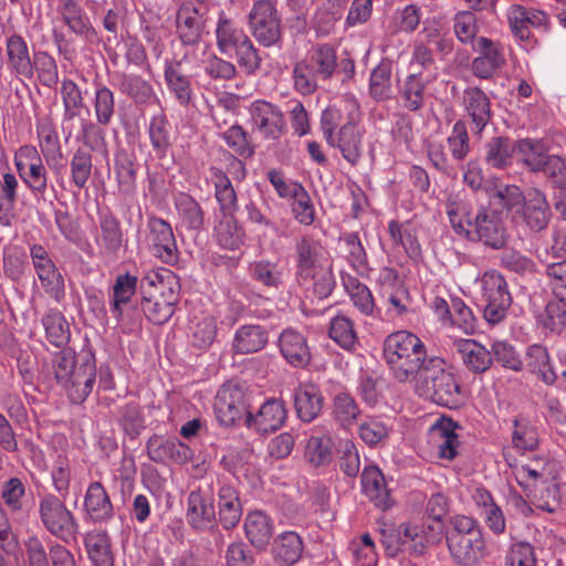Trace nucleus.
Segmentation results:
<instances>
[{"mask_svg":"<svg viewBox=\"0 0 566 566\" xmlns=\"http://www.w3.org/2000/svg\"><path fill=\"white\" fill-rule=\"evenodd\" d=\"M447 214L454 231L470 241L493 250H501L507 244L510 235L502 212L492 206L479 207L471 217L464 202L450 200Z\"/></svg>","mask_w":566,"mask_h":566,"instance_id":"f257e3e1","label":"nucleus"},{"mask_svg":"<svg viewBox=\"0 0 566 566\" xmlns=\"http://www.w3.org/2000/svg\"><path fill=\"white\" fill-rule=\"evenodd\" d=\"M382 356L398 382L417 380L427 370L430 359L423 342L408 331L389 334L384 340Z\"/></svg>","mask_w":566,"mask_h":566,"instance_id":"f03ea898","label":"nucleus"},{"mask_svg":"<svg viewBox=\"0 0 566 566\" xmlns=\"http://www.w3.org/2000/svg\"><path fill=\"white\" fill-rule=\"evenodd\" d=\"M52 368L56 382L72 403L87 399L96 381V360L92 352L76 356L71 348H63L52 358Z\"/></svg>","mask_w":566,"mask_h":566,"instance_id":"7ed1b4c3","label":"nucleus"},{"mask_svg":"<svg viewBox=\"0 0 566 566\" xmlns=\"http://www.w3.org/2000/svg\"><path fill=\"white\" fill-rule=\"evenodd\" d=\"M294 249L297 284L306 290L312 287L318 298L327 297L335 281L322 243L305 234L296 240Z\"/></svg>","mask_w":566,"mask_h":566,"instance_id":"20e7f679","label":"nucleus"},{"mask_svg":"<svg viewBox=\"0 0 566 566\" xmlns=\"http://www.w3.org/2000/svg\"><path fill=\"white\" fill-rule=\"evenodd\" d=\"M444 361L430 357L427 370L418 379L423 381V391L437 405L458 408L463 401L460 385L451 371L443 368Z\"/></svg>","mask_w":566,"mask_h":566,"instance_id":"39448f33","label":"nucleus"},{"mask_svg":"<svg viewBox=\"0 0 566 566\" xmlns=\"http://www.w3.org/2000/svg\"><path fill=\"white\" fill-rule=\"evenodd\" d=\"M248 20L253 38L261 45L270 48L281 43V18L275 4L271 0L255 1L249 12Z\"/></svg>","mask_w":566,"mask_h":566,"instance_id":"423d86ee","label":"nucleus"},{"mask_svg":"<svg viewBox=\"0 0 566 566\" xmlns=\"http://www.w3.org/2000/svg\"><path fill=\"white\" fill-rule=\"evenodd\" d=\"M480 282L486 302L483 312L484 318L491 325L499 324L506 317L507 310L512 304L507 282L496 270L484 272Z\"/></svg>","mask_w":566,"mask_h":566,"instance_id":"0eeeda50","label":"nucleus"},{"mask_svg":"<svg viewBox=\"0 0 566 566\" xmlns=\"http://www.w3.org/2000/svg\"><path fill=\"white\" fill-rule=\"evenodd\" d=\"M14 165L31 192L43 197L48 189V171L38 149L32 145L21 146L14 154Z\"/></svg>","mask_w":566,"mask_h":566,"instance_id":"6e6552de","label":"nucleus"},{"mask_svg":"<svg viewBox=\"0 0 566 566\" xmlns=\"http://www.w3.org/2000/svg\"><path fill=\"white\" fill-rule=\"evenodd\" d=\"M214 412L222 426L230 427L245 419L250 411L241 385L228 381L221 386L214 398Z\"/></svg>","mask_w":566,"mask_h":566,"instance_id":"1a4fd4ad","label":"nucleus"},{"mask_svg":"<svg viewBox=\"0 0 566 566\" xmlns=\"http://www.w3.org/2000/svg\"><path fill=\"white\" fill-rule=\"evenodd\" d=\"M45 528L65 543L75 539L78 525L72 513L59 497H44L40 505Z\"/></svg>","mask_w":566,"mask_h":566,"instance_id":"9d476101","label":"nucleus"},{"mask_svg":"<svg viewBox=\"0 0 566 566\" xmlns=\"http://www.w3.org/2000/svg\"><path fill=\"white\" fill-rule=\"evenodd\" d=\"M147 228L149 230L148 241L154 255L166 264H176L179 251L171 226L164 219L149 217Z\"/></svg>","mask_w":566,"mask_h":566,"instance_id":"9b49d317","label":"nucleus"},{"mask_svg":"<svg viewBox=\"0 0 566 566\" xmlns=\"http://www.w3.org/2000/svg\"><path fill=\"white\" fill-rule=\"evenodd\" d=\"M515 217H520L532 231L544 230L552 218L551 206L545 193L536 188L528 189L521 208L515 211Z\"/></svg>","mask_w":566,"mask_h":566,"instance_id":"f8f14e48","label":"nucleus"},{"mask_svg":"<svg viewBox=\"0 0 566 566\" xmlns=\"http://www.w3.org/2000/svg\"><path fill=\"white\" fill-rule=\"evenodd\" d=\"M251 117L258 133L268 140H277L285 130V119L282 111L270 102L255 101L252 103Z\"/></svg>","mask_w":566,"mask_h":566,"instance_id":"ddd939ff","label":"nucleus"},{"mask_svg":"<svg viewBox=\"0 0 566 566\" xmlns=\"http://www.w3.org/2000/svg\"><path fill=\"white\" fill-rule=\"evenodd\" d=\"M461 427L450 418H439L429 429V442L440 459L453 460L461 447L458 430Z\"/></svg>","mask_w":566,"mask_h":566,"instance_id":"4468645a","label":"nucleus"},{"mask_svg":"<svg viewBox=\"0 0 566 566\" xmlns=\"http://www.w3.org/2000/svg\"><path fill=\"white\" fill-rule=\"evenodd\" d=\"M478 56L472 61V72L480 78H490L505 64V55L500 43L481 36L473 43Z\"/></svg>","mask_w":566,"mask_h":566,"instance_id":"2eb2a0df","label":"nucleus"},{"mask_svg":"<svg viewBox=\"0 0 566 566\" xmlns=\"http://www.w3.org/2000/svg\"><path fill=\"white\" fill-rule=\"evenodd\" d=\"M462 103L471 132L481 136L492 118L490 98L481 88L468 87L463 92Z\"/></svg>","mask_w":566,"mask_h":566,"instance_id":"dca6fc26","label":"nucleus"},{"mask_svg":"<svg viewBox=\"0 0 566 566\" xmlns=\"http://www.w3.org/2000/svg\"><path fill=\"white\" fill-rule=\"evenodd\" d=\"M147 453L155 462L184 464L192 459V450L178 439L153 436L147 441Z\"/></svg>","mask_w":566,"mask_h":566,"instance_id":"f3484780","label":"nucleus"},{"mask_svg":"<svg viewBox=\"0 0 566 566\" xmlns=\"http://www.w3.org/2000/svg\"><path fill=\"white\" fill-rule=\"evenodd\" d=\"M448 547L453 559L461 566H476L485 556L483 536L474 532L464 537L449 536Z\"/></svg>","mask_w":566,"mask_h":566,"instance_id":"a211bd4d","label":"nucleus"},{"mask_svg":"<svg viewBox=\"0 0 566 566\" xmlns=\"http://www.w3.org/2000/svg\"><path fill=\"white\" fill-rule=\"evenodd\" d=\"M286 420L284 402L279 399L266 400L255 416L248 413L244 423L258 432L266 434L280 429Z\"/></svg>","mask_w":566,"mask_h":566,"instance_id":"6ab92c4d","label":"nucleus"},{"mask_svg":"<svg viewBox=\"0 0 566 566\" xmlns=\"http://www.w3.org/2000/svg\"><path fill=\"white\" fill-rule=\"evenodd\" d=\"M293 397L296 415L303 422H312L321 415L324 397L317 385L310 381L300 384Z\"/></svg>","mask_w":566,"mask_h":566,"instance_id":"aec40b11","label":"nucleus"},{"mask_svg":"<svg viewBox=\"0 0 566 566\" xmlns=\"http://www.w3.org/2000/svg\"><path fill=\"white\" fill-rule=\"evenodd\" d=\"M6 55L8 69L18 77L31 80L33 77V63L27 41L13 33L7 38Z\"/></svg>","mask_w":566,"mask_h":566,"instance_id":"412c9836","label":"nucleus"},{"mask_svg":"<svg viewBox=\"0 0 566 566\" xmlns=\"http://www.w3.org/2000/svg\"><path fill=\"white\" fill-rule=\"evenodd\" d=\"M507 21L512 34L521 41H527L531 38V28L543 25L546 14L541 10L513 4L507 10Z\"/></svg>","mask_w":566,"mask_h":566,"instance_id":"4be33fe9","label":"nucleus"},{"mask_svg":"<svg viewBox=\"0 0 566 566\" xmlns=\"http://www.w3.org/2000/svg\"><path fill=\"white\" fill-rule=\"evenodd\" d=\"M280 352L286 361L296 368H302L311 361V350L306 338L297 331L284 329L279 338Z\"/></svg>","mask_w":566,"mask_h":566,"instance_id":"5701e85b","label":"nucleus"},{"mask_svg":"<svg viewBox=\"0 0 566 566\" xmlns=\"http://www.w3.org/2000/svg\"><path fill=\"white\" fill-rule=\"evenodd\" d=\"M177 302L178 292L147 293V296L142 297L140 307L150 322L161 325L172 316Z\"/></svg>","mask_w":566,"mask_h":566,"instance_id":"b1692460","label":"nucleus"},{"mask_svg":"<svg viewBox=\"0 0 566 566\" xmlns=\"http://www.w3.org/2000/svg\"><path fill=\"white\" fill-rule=\"evenodd\" d=\"M454 347L470 371L482 374L491 367L493 360L491 352L476 340L470 338L457 339Z\"/></svg>","mask_w":566,"mask_h":566,"instance_id":"393cba45","label":"nucleus"},{"mask_svg":"<svg viewBox=\"0 0 566 566\" xmlns=\"http://www.w3.org/2000/svg\"><path fill=\"white\" fill-rule=\"evenodd\" d=\"M268 339L269 334L264 326L256 324L242 325L234 333L232 350L239 355L258 353L265 347Z\"/></svg>","mask_w":566,"mask_h":566,"instance_id":"a878e982","label":"nucleus"},{"mask_svg":"<svg viewBox=\"0 0 566 566\" xmlns=\"http://www.w3.org/2000/svg\"><path fill=\"white\" fill-rule=\"evenodd\" d=\"M304 551L302 537L293 531L283 532L274 538L272 554L282 566H293L300 562Z\"/></svg>","mask_w":566,"mask_h":566,"instance_id":"bb28decb","label":"nucleus"},{"mask_svg":"<svg viewBox=\"0 0 566 566\" xmlns=\"http://www.w3.org/2000/svg\"><path fill=\"white\" fill-rule=\"evenodd\" d=\"M182 61H167L164 76L168 90L181 106H188L192 99L190 77L181 69Z\"/></svg>","mask_w":566,"mask_h":566,"instance_id":"cd10ccee","label":"nucleus"},{"mask_svg":"<svg viewBox=\"0 0 566 566\" xmlns=\"http://www.w3.org/2000/svg\"><path fill=\"white\" fill-rule=\"evenodd\" d=\"M334 147L340 150L343 158L352 166L357 165L364 151L361 132L355 124L343 125L337 134Z\"/></svg>","mask_w":566,"mask_h":566,"instance_id":"c85d7f7f","label":"nucleus"},{"mask_svg":"<svg viewBox=\"0 0 566 566\" xmlns=\"http://www.w3.org/2000/svg\"><path fill=\"white\" fill-rule=\"evenodd\" d=\"M526 369L536 375L546 385H553L557 379L551 361V356L546 347L539 344H533L526 350Z\"/></svg>","mask_w":566,"mask_h":566,"instance_id":"c756f323","label":"nucleus"},{"mask_svg":"<svg viewBox=\"0 0 566 566\" xmlns=\"http://www.w3.org/2000/svg\"><path fill=\"white\" fill-rule=\"evenodd\" d=\"M84 545L94 566H114L111 539L105 531L87 532L84 537Z\"/></svg>","mask_w":566,"mask_h":566,"instance_id":"7c9ffc66","label":"nucleus"},{"mask_svg":"<svg viewBox=\"0 0 566 566\" xmlns=\"http://www.w3.org/2000/svg\"><path fill=\"white\" fill-rule=\"evenodd\" d=\"M429 82V76H424L421 70L411 73L406 77L400 88V95L405 108L411 112H417L423 107L426 96L424 91Z\"/></svg>","mask_w":566,"mask_h":566,"instance_id":"2f4dec72","label":"nucleus"},{"mask_svg":"<svg viewBox=\"0 0 566 566\" xmlns=\"http://www.w3.org/2000/svg\"><path fill=\"white\" fill-rule=\"evenodd\" d=\"M249 36L244 31L237 25V23L228 18L224 12H221L218 18L216 28V39L218 50L222 54H228L238 48Z\"/></svg>","mask_w":566,"mask_h":566,"instance_id":"473e14b6","label":"nucleus"},{"mask_svg":"<svg viewBox=\"0 0 566 566\" xmlns=\"http://www.w3.org/2000/svg\"><path fill=\"white\" fill-rule=\"evenodd\" d=\"M360 416V408L355 398L346 391H340L332 400V418L343 429H350Z\"/></svg>","mask_w":566,"mask_h":566,"instance_id":"72a5a7b5","label":"nucleus"},{"mask_svg":"<svg viewBox=\"0 0 566 566\" xmlns=\"http://www.w3.org/2000/svg\"><path fill=\"white\" fill-rule=\"evenodd\" d=\"M203 29L202 14L198 8H182L177 15V30L181 42L192 45L199 42Z\"/></svg>","mask_w":566,"mask_h":566,"instance_id":"f704fd0d","label":"nucleus"},{"mask_svg":"<svg viewBox=\"0 0 566 566\" xmlns=\"http://www.w3.org/2000/svg\"><path fill=\"white\" fill-rule=\"evenodd\" d=\"M41 322L45 331V337L50 344L57 348L67 345L71 338L70 326L60 311L56 308L48 310Z\"/></svg>","mask_w":566,"mask_h":566,"instance_id":"c9c22d12","label":"nucleus"},{"mask_svg":"<svg viewBox=\"0 0 566 566\" xmlns=\"http://www.w3.org/2000/svg\"><path fill=\"white\" fill-rule=\"evenodd\" d=\"M484 160L493 168L503 169L512 164L514 151H516V143L503 136L491 138L485 144Z\"/></svg>","mask_w":566,"mask_h":566,"instance_id":"e433bc0d","label":"nucleus"},{"mask_svg":"<svg viewBox=\"0 0 566 566\" xmlns=\"http://www.w3.org/2000/svg\"><path fill=\"white\" fill-rule=\"evenodd\" d=\"M216 518L213 497H188L187 520L196 530H207Z\"/></svg>","mask_w":566,"mask_h":566,"instance_id":"4c0bfd02","label":"nucleus"},{"mask_svg":"<svg viewBox=\"0 0 566 566\" xmlns=\"http://www.w3.org/2000/svg\"><path fill=\"white\" fill-rule=\"evenodd\" d=\"M138 279L129 273L119 274L113 286V300L111 311L117 321L123 317L122 306L127 304L137 291Z\"/></svg>","mask_w":566,"mask_h":566,"instance_id":"58836bf2","label":"nucleus"},{"mask_svg":"<svg viewBox=\"0 0 566 566\" xmlns=\"http://www.w3.org/2000/svg\"><path fill=\"white\" fill-rule=\"evenodd\" d=\"M175 207L181 223L189 230H200L205 223V212L200 205L188 193L179 192L175 197Z\"/></svg>","mask_w":566,"mask_h":566,"instance_id":"ea45409f","label":"nucleus"},{"mask_svg":"<svg viewBox=\"0 0 566 566\" xmlns=\"http://www.w3.org/2000/svg\"><path fill=\"white\" fill-rule=\"evenodd\" d=\"M244 530L250 543L258 548H264L272 536L270 518L260 511L252 512L247 516Z\"/></svg>","mask_w":566,"mask_h":566,"instance_id":"a19ab883","label":"nucleus"},{"mask_svg":"<svg viewBox=\"0 0 566 566\" xmlns=\"http://www.w3.org/2000/svg\"><path fill=\"white\" fill-rule=\"evenodd\" d=\"M392 66L388 60H382L373 71L369 78V93L376 101H387L392 94Z\"/></svg>","mask_w":566,"mask_h":566,"instance_id":"79ce46f5","label":"nucleus"},{"mask_svg":"<svg viewBox=\"0 0 566 566\" xmlns=\"http://www.w3.org/2000/svg\"><path fill=\"white\" fill-rule=\"evenodd\" d=\"M216 238L220 247L237 250L243 244L244 230L238 223L234 214L223 216L216 227Z\"/></svg>","mask_w":566,"mask_h":566,"instance_id":"37998d69","label":"nucleus"},{"mask_svg":"<svg viewBox=\"0 0 566 566\" xmlns=\"http://www.w3.org/2000/svg\"><path fill=\"white\" fill-rule=\"evenodd\" d=\"M516 151L523 164L534 172H539L548 157L545 144L538 139L524 138L518 140Z\"/></svg>","mask_w":566,"mask_h":566,"instance_id":"c03bdc74","label":"nucleus"},{"mask_svg":"<svg viewBox=\"0 0 566 566\" xmlns=\"http://www.w3.org/2000/svg\"><path fill=\"white\" fill-rule=\"evenodd\" d=\"M57 12L74 34L85 35L90 31V22L76 0H59Z\"/></svg>","mask_w":566,"mask_h":566,"instance_id":"a18cd8bd","label":"nucleus"},{"mask_svg":"<svg viewBox=\"0 0 566 566\" xmlns=\"http://www.w3.org/2000/svg\"><path fill=\"white\" fill-rule=\"evenodd\" d=\"M177 282L171 271H149L147 272L139 282V291L143 296L150 294H163L168 292H177Z\"/></svg>","mask_w":566,"mask_h":566,"instance_id":"49530a36","label":"nucleus"},{"mask_svg":"<svg viewBox=\"0 0 566 566\" xmlns=\"http://www.w3.org/2000/svg\"><path fill=\"white\" fill-rule=\"evenodd\" d=\"M304 60L314 69L322 81L328 80L335 72L337 57L335 50L328 44L317 45Z\"/></svg>","mask_w":566,"mask_h":566,"instance_id":"de8ad7c7","label":"nucleus"},{"mask_svg":"<svg viewBox=\"0 0 566 566\" xmlns=\"http://www.w3.org/2000/svg\"><path fill=\"white\" fill-rule=\"evenodd\" d=\"M99 244L107 254H116L123 244L120 223L112 213L103 214L99 219Z\"/></svg>","mask_w":566,"mask_h":566,"instance_id":"09e8293b","label":"nucleus"},{"mask_svg":"<svg viewBox=\"0 0 566 566\" xmlns=\"http://www.w3.org/2000/svg\"><path fill=\"white\" fill-rule=\"evenodd\" d=\"M340 241L353 269L360 275L367 274L369 271L368 258L358 234L356 232L345 233Z\"/></svg>","mask_w":566,"mask_h":566,"instance_id":"8fccbe9b","label":"nucleus"},{"mask_svg":"<svg viewBox=\"0 0 566 566\" xmlns=\"http://www.w3.org/2000/svg\"><path fill=\"white\" fill-rule=\"evenodd\" d=\"M118 80L119 91L136 103H146L154 96L153 86L142 76L120 73Z\"/></svg>","mask_w":566,"mask_h":566,"instance_id":"3c124183","label":"nucleus"},{"mask_svg":"<svg viewBox=\"0 0 566 566\" xmlns=\"http://www.w3.org/2000/svg\"><path fill=\"white\" fill-rule=\"evenodd\" d=\"M321 75H317L314 69L303 59L293 66V87L303 95H312L318 87Z\"/></svg>","mask_w":566,"mask_h":566,"instance_id":"603ef678","label":"nucleus"},{"mask_svg":"<svg viewBox=\"0 0 566 566\" xmlns=\"http://www.w3.org/2000/svg\"><path fill=\"white\" fill-rule=\"evenodd\" d=\"M402 543L409 545V549L415 555L424 554L429 544V532L431 526L419 525L412 522H403L400 524Z\"/></svg>","mask_w":566,"mask_h":566,"instance_id":"864d4df0","label":"nucleus"},{"mask_svg":"<svg viewBox=\"0 0 566 566\" xmlns=\"http://www.w3.org/2000/svg\"><path fill=\"white\" fill-rule=\"evenodd\" d=\"M305 459L314 468L328 465L333 459L331 439L328 437H310L305 446Z\"/></svg>","mask_w":566,"mask_h":566,"instance_id":"5fc2aeb1","label":"nucleus"},{"mask_svg":"<svg viewBox=\"0 0 566 566\" xmlns=\"http://www.w3.org/2000/svg\"><path fill=\"white\" fill-rule=\"evenodd\" d=\"M151 147L158 158H164L171 145L169 124L164 115L151 117L148 127Z\"/></svg>","mask_w":566,"mask_h":566,"instance_id":"6e6d98bb","label":"nucleus"},{"mask_svg":"<svg viewBox=\"0 0 566 566\" xmlns=\"http://www.w3.org/2000/svg\"><path fill=\"white\" fill-rule=\"evenodd\" d=\"M190 340L197 348H208L216 338L217 323L212 316L196 317L190 325Z\"/></svg>","mask_w":566,"mask_h":566,"instance_id":"4d7b16f0","label":"nucleus"},{"mask_svg":"<svg viewBox=\"0 0 566 566\" xmlns=\"http://www.w3.org/2000/svg\"><path fill=\"white\" fill-rule=\"evenodd\" d=\"M450 511L448 497H429L424 509L418 503H410L407 506V513L411 518L427 516L436 522H442Z\"/></svg>","mask_w":566,"mask_h":566,"instance_id":"13d9d810","label":"nucleus"},{"mask_svg":"<svg viewBox=\"0 0 566 566\" xmlns=\"http://www.w3.org/2000/svg\"><path fill=\"white\" fill-rule=\"evenodd\" d=\"M38 135L40 148L46 163L51 165L53 169L62 168L63 154L54 129L50 127L38 128Z\"/></svg>","mask_w":566,"mask_h":566,"instance_id":"bf43d9fd","label":"nucleus"},{"mask_svg":"<svg viewBox=\"0 0 566 566\" xmlns=\"http://www.w3.org/2000/svg\"><path fill=\"white\" fill-rule=\"evenodd\" d=\"M92 169V155L83 148L76 149L70 161V171L71 181L77 189H83L86 186Z\"/></svg>","mask_w":566,"mask_h":566,"instance_id":"052dcab7","label":"nucleus"},{"mask_svg":"<svg viewBox=\"0 0 566 566\" xmlns=\"http://www.w3.org/2000/svg\"><path fill=\"white\" fill-rule=\"evenodd\" d=\"M490 205H500L507 211H515L521 208L525 193L522 192L520 187L515 185H504L490 191L489 193Z\"/></svg>","mask_w":566,"mask_h":566,"instance_id":"680f3d73","label":"nucleus"},{"mask_svg":"<svg viewBox=\"0 0 566 566\" xmlns=\"http://www.w3.org/2000/svg\"><path fill=\"white\" fill-rule=\"evenodd\" d=\"M93 107L97 123L108 125L115 114V97L112 90L105 85H98L95 90Z\"/></svg>","mask_w":566,"mask_h":566,"instance_id":"e2e57ef3","label":"nucleus"},{"mask_svg":"<svg viewBox=\"0 0 566 566\" xmlns=\"http://www.w3.org/2000/svg\"><path fill=\"white\" fill-rule=\"evenodd\" d=\"M44 292L56 303L65 297V282L56 265L35 272Z\"/></svg>","mask_w":566,"mask_h":566,"instance_id":"0e129e2a","label":"nucleus"},{"mask_svg":"<svg viewBox=\"0 0 566 566\" xmlns=\"http://www.w3.org/2000/svg\"><path fill=\"white\" fill-rule=\"evenodd\" d=\"M345 287L350 296L354 306L364 315H373L375 302L370 290L357 279L349 277Z\"/></svg>","mask_w":566,"mask_h":566,"instance_id":"69168bd1","label":"nucleus"},{"mask_svg":"<svg viewBox=\"0 0 566 566\" xmlns=\"http://www.w3.org/2000/svg\"><path fill=\"white\" fill-rule=\"evenodd\" d=\"M250 272L253 280L264 286L279 289L282 284V272L277 263L260 260L250 265Z\"/></svg>","mask_w":566,"mask_h":566,"instance_id":"338daca9","label":"nucleus"},{"mask_svg":"<svg viewBox=\"0 0 566 566\" xmlns=\"http://www.w3.org/2000/svg\"><path fill=\"white\" fill-rule=\"evenodd\" d=\"M328 333L331 338L345 349L354 347L357 339L353 322L344 315H337L332 319Z\"/></svg>","mask_w":566,"mask_h":566,"instance_id":"774afa93","label":"nucleus"}]
</instances>
